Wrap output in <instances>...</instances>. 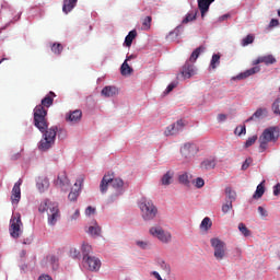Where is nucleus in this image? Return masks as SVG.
I'll use <instances>...</instances> for the list:
<instances>
[{
  "mask_svg": "<svg viewBox=\"0 0 280 280\" xmlns=\"http://www.w3.org/2000/svg\"><path fill=\"white\" fill-rule=\"evenodd\" d=\"M54 97L56 93L49 92L45 98L42 100L40 105L34 108V126L43 133V138L38 143V149L42 152H47L56 144V136L58 135V127L52 126L49 128L47 122V108L54 105Z\"/></svg>",
  "mask_w": 280,
  "mask_h": 280,
  "instance_id": "1",
  "label": "nucleus"
},
{
  "mask_svg": "<svg viewBox=\"0 0 280 280\" xmlns=\"http://www.w3.org/2000/svg\"><path fill=\"white\" fill-rule=\"evenodd\" d=\"M109 185L115 190V194L109 196V202H114L124 194L125 182L120 179V177H115L114 174L107 173L103 176V179H101V194H106Z\"/></svg>",
  "mask_w": 280,
  "mask_h": 280,
  "instance_id": "2",
  "label": "nucleus"
},
{
  "mask_svg": "<svg viewBox=\"0 0 280 280\" xmlns=\"http://www.w3.org/2000/svg\"><path fill=\"white\" fill-rule=\"evenodd\" d=\"M38 211L40 213L47 212L48 214V224L49 225H56V222H58V219L60 217L58 203L51 202V200H45L39 205Z\"/></svg>",
  "mask_w": 280,
  "mask_h": 280,
  "instance_id": "3",
  "label": "nucleus"
},
{
  "mask_svg": "<svg viewBox=\"0 0 280 280\" xmlns=\"http://www.w3.org/2000/svg\"><path fill=\"white\" fill-rule=\"evenodd\" d=\"M280 138L279 129L277 127H269L265 129L259 137V149L260 153L268 150V143L273 142L276 143Z\"/></svg>",
  "mask_w": 280,
  "mask_h": 280,
  "instance_id": "4",
  "label": "nucleus"
},
{
  "mask_svg": "<svg viewBox=\"0 0 280 280\" xmlns=\"http://www.w3.org/2000/svg\"><path fill=\"white\" fill-rule=\"evenodd\" d=\"M141 217L145 221H152L159 214V209L151 199L142 198L139 203Z\"/></svg>",
  "mask_w": 280,
  "mask_h": 280,
  "instance_id": "5",
  "label": "nucleus"
},
{
  "mask_svg": "<svg viewBox=\"0 0 280 280\" xmlns=\"http://www.w3.org/2000/svg\"><path fill=\"white\" fill-rule=\"evenodd\" d=\"M210 246H212V249H214V258L217 261H222L224 258H226V243L221 241L218 237L210 238Z\"/></svg>",
  "mask_w": 280,
  "mask_h": 280,
  "instance_id": "6",
  "label": "nucleus"
},
{
  "mask_svg": "<svg viewBox=\"0 0 280 280\" xmlns=\"http://www.w3.org/2000/svg\"><path fill=\"white\" fill-rule=\"evenodd\" d=\"M23 225L21 214L15 213L14 215L11 217L10 219V228H9V233L10 235L14 238L18 240L22 235V229L21 226Z\"/></svg>",
  "mask_w": 280,
  "mask_h": 280,
  "instance_id": "7",
  "label": "nucleus"
},
{
  "mask_svg": "<svg viewBox=\"0 0 280 280\" xmlns=\"http://www.w3.org/2000/svg\"><path fill=\"white\" fill-rule=\"evenodd\" d=\"M149 233H150V235H152V237H156L163 244L170 243L171 238H172L171 233L164 231L163 228H161V226H152L149 230Z\"/></svg>",
  "mask_w": 280,
  "mask_h": 280,
  "instance_id": "8",
  "label": "nucleus"
},
{
  "mask_svg": "<svg viewBox=\"0 0 280 280\" xmlns=\"http://www.w3.org/2000/svg\"><path fill=\"white\" fill-rule=\"evenodd\" d=\"M22 184H23V180L19 179L13 185V188L11 190V197H10V201L13 206H18L21 201V198H22L21 186H22Z\"/></svg>",
  "mask_w": 280,
  "mask_h": 280,
  "instance_id": "9",
  "label": "nucleus"
},
{
  "mask_svg": "<svg viewBox=\"0 0 280 280\" xmlns=\"http://www.w3.org/2000/svg\"><path fill=\"white\" fill-rule=\"evenodd\" d=\"M199 152V149L196 144L194 143H185L182 148H180V153L182 156L185 158L186 160H190L192 159L197 153Z\"/></svg>",
  "mask_w": 280,
  "mask_h": 280,
  "instance_id": "10",
  "label": "nucleus"
},
{
  "mask_svg": "<svg viewBox=\"0 0 280 280\" xmlns=\"http://www.w3.org/2000/svg\"><path fill=\"white\" fill-rule=\"evenodd\" d=\"M185 126H186L185 121L183 119H179L173 125H170L168 127H166L164 131V136L165 137L176 136L178 135V132H180V130H184Z\"/></svg>",
  "mask_w": 280,
  "mask_h": 280,
  "instance_id": "11",
  "label": "nucleus"
},
{
  "mask_svg": "<svg viewBox=\"0 0 280 280\" xmlns=\"http://www.w3.org/2000/svg\"><path fill=\"white\" fill-rule=\"evenodd\" d=\"M84 267L88 268L90 271H98L102 262L95 256H88V258L83 259Z\"/></svg>",
  "mask_w": 280,
  "mask_h": 280,
  "instance_id": "12",
  "label": "nucleus"
},
{
  "mask_svg": "<svg viewBox=\"0 0 280 280\" xmlns=\"http://www.w3.org/2000/svg\"><path fill=\"white\" fill-rule=\"evenodd\" d=\"M55 185L62 190H66L70 186V179H68L66 171H61L58 174Z\"/></svg>",
  "mask_w": 280,
  "mask_h": 280,
  "instance_id": "13",
  "label": "nucleus"
},
{
  "mask_svg": "<svg viewBox=\"0 0 280 280\" xmlns=\"http://www.w3.org/2000/svg\"><path fill=\"white\" fill-rule=\"evenodd\" d=\"M259 71H261V67L255 66L253 68L245 70V72L236 74V77H233L232 80H246L247 78L255 75L256 73H259Z\"/></svg>",
  "mask_w": 280,
  "mask_h": 280,
  "instance_id": "14",
  "label": "nucleus"
},
{
  "mask_svg": "<svg viewBox=\"0 0 280 280\" xmlns=\"http://www.w3.org/2000/svg\"><path fill=\"white\" fill-rule=\"evenodd\" d=\"M277 59L272 55L259 56L257 59L253 60V66H258L265 63L266 66L275 65Z\"/></svg>",
  "mask_w": 280,
  "mask_h": 280,
  "instance_id": "15",
  "label": "nucleus"
},
{
  "mask_svg": "<svg viewBox=\"0 0 280 280\" xmlns=\"http://www.w3.org/2000/svg\"><path fill=\"white\" fill-rule=\"evenodd\" d=\"M36 188L39 192H46L49 189V178L46 176L37 177L36 179Z\"/></svg>",
  "mask_w": 280,
  "mask_h": 280,
  "instance_id": "16",
  "label": "nucleus"
},
{
  "mask_svg": "<svg viewBox=\"0 0 280 280\" xmlns=\"http://www.w3.org/2000/svg\"><path fill=\"white\" fill-rule=\"evenodd\" d=\"M180 74L184 79H190L192 75H195L194 65L189 61H186L182 68Z\"/></svg>",
  "mask_w": 280,
  "mask_h": 280,
  "instance_id": "17",
  "label": "nucleus"
},
{
  "mask_svg": "<svg viewBox=\"0 0 280 280\" xmlns=\"http://www.w3.org/2000/svg\"><path fill=\"white\" fill-rule=\"evenodd\" d=\"M81 185H82V180L78 179V182H75L73 188L71 189L68 199L70 201H77L78 197L80 196L81 192Z\"/></svg>",
  "mask_w": 280,
  "mask_h": 280,
  "instance_id": "18",
  "label": "nucleus"
},
{
  "mask_svg": "<svg viewBox=\"0 0 280 280\" xmlns=\"http://www.w3.org/2000/svg\"><path fill=\"white\" fill-rule=\"evenodd\" d=\"M81 118H82V112L80 109H75L73 112H70L66 116V120L72 122V124L79 122L81 120Z\"/></svg>",
  "mask_w": 280,
  "mask_h": 280,
  "instance_id": "19",
  "label": "nucleus"
},
{
  "mask_svg": "<svg viewBox=\"0 0 280 280\" xmlns=\"http://www.w3.org/2000/svg\"><path fill=\"white\" fill-rule=\"evenodd\" d=\"M224 194H225L226 201L232 202V203L234 201H236L237 192L235 190H233L231 186L225 187Z\"/></svg>",
  "mask_w": 280,
  "mask_h": 280,
  "instance_id": "20",
  "label": "nucleus"
},
{
  "mask_svg": "<svg viewBox=\"0 0 280 280\" xmlns=\"http://www.w3.org/2000/svg\"><path fill=\"white\" fill-rule=\"evenodd\" d=\"M214 1L215 0H198V7L201 11L202 18L205 16L206 12H208L211 3L214 2Z\"/></svg>",
  "mask_w": 280,
  "mask_h": 280,
  "instance_id": "21",
  "label": "nucleus"
},
{
  "mask_svg": "<svg viewBox=\"0 0 280 280\" xmlns=\"http://www.w3.org/2000/svg\"><path fill=\"white\" fill-rule=\"evenodd\" d=\"M101 94L105 97H114L118 94V90L114 86H105L103 91H101Z\"/></svg>",
  "mask_w": 280,
  "mask_h": 280,
  "instance_id": "22",
  "label": "nucleus"
},
{
  "mask_svg": "<svg viewBox=\"0 0 280 280\" xmlns=\"http://www.w3.org/2000/svg\"><path fill=\"white\" fill-rule=\"evenodd\" d=\"M217 166V160L215 158H210V159H206L202 163H201V168L209 171V170H213Z\"/></svg>",
  "mask_w": 280,
  "mask_h": 280,
  "instance_id": "23",
  "label": "nucleus"
},
{
  "mask_svg": "<svg viewBox=\"0 0 280 280\" xmlns=\"http://www.w3.org/2000/svg\"><path fill=\"white\" fill-rule=\"evenodd\" d=\"M78 0H65L62 11L68 14L77 5Z\"/></svg>",
  "mask_w": 280,
  "mask_h": 280,
  "instance_id": "24",
  "label": "nucleus"
},
{
  "mask_svg": "<svg viewBox=\"0 0 280 280\" xmlns=\"http://www.w3.org/2000/svg\"><path fill=\"white\" fill-rule=\"evenodd\" d=\"M138 33L136 30H132L128 33V35L125 37V45L126 47H131L133 40L137 38Z\"/></svg>",
  "mask_w": 280,
  "mask_h": 280,
  "instance_id": "25",
  "label": "nucleus"
},
{
  "mask_svg": "<svg viewBox=\"0 0 280 280\" xmlns=\"http://www.w3.org/2000/svg\"><path fill=\"white\" fill-rule=\"evenodd\" d=\"M191 178H192V176L189 173L185 172L179 175L178 180L182 185L189 187Z\"/></svg>",
  "mask_w": 280,
  "mask_h": 280,
  "instance_id": "26",
  "label": "nucleus"
},
{
  "mask_svg": "<svg viewBox=\"0 0 280 280\" xmlns=\"http://www.w3.org/2000/svg\"><path fill=\"white\" fill-rule=\"evenodd\" d=\"M205 51H206V47L205 46H199L198 48H196L192 51L189 61L192 62V63L196 62L197 59L199 58L200 54H202Z\"/></svg>",
  "mask_w": 280,
  "mask_h": 280,
  "instance_id": "27",
  "label": "nucleus"
},
{
  "mask_svg": "<svg viewBox=\"0 0 280 280\" xmlns=\"http://www.w3.org/2000/svg\"><path fill=\"white\" fill-rule=\"evenodd\" d=\"M133 72V68L130 67L127 60H125L120 66L121 75H129Z\"/></svg>",
  "mask_w": 280,
  "mask_h": 280,
  "instance_id": "28",
  "label": "nucleus"
},
{
  "mask_svg": "<svg viewBox=\"0 0 280 280\" xmlns=\"http://www.w3.org/2000/svg\"><path fill=\"white\" fill-rule=\"evenodd\" d=\"M173 176H174L173 171H167V172L163 175V177H162V179H161L162 185H163V186H168V185L172 183Z\"/></svg>",
  "mask_w": 280,
  "mask_h": 280,
  "instance_id": "29",
  "label": "nucleus"
},
{
  "mask_svg": "<svg viewBox=\"0 0 280 280\" xmlns=\"http://www.w3.org/2000/svg\"><path fill=\"white\" fill-rule=\"evenodd\" d=\"M238 230H240V233H242V235H244V237H250L252 231L246 226L245 223H240Z\"/></svg>",
  "mask_w": 280,
  "mask_h": 280,
  "instance_id": "30",
  "label": "nucleus"
},
{
  "mask_svg": "<svg viewBox=\"0 0 280 280\" xmlns=\"http://www.w3.org/2000/svg\"><path fill=\"white\" fill-rule=\"evenodd\" d=\"M89 233L90 235H95L96 237H98V235H101L102 233V229L97 223H95V225L89 228Z\"/></svg>",
  "mask_w": 280,
  "mask_h": 280,
  "instance_id": "31",
  "label": "nucleus"
},
{
  "mask_svg": "<svg viewBox=\"0 0 280 280\" xmlns=\"http://www.w3.org/2000/svg\"><path fill=\"white\" fill-rule=\"evenodd\" d=\"M91 253H92V246L83 243L82 245L83 260L88 259V257H91L90 256Z\"/></svg>",
  "mask_w": 280,
  "mask_h": 280,
  "instance_id": "32",
  "label": "nucleus"
},
{
  "mask_svg": "<svg viewBox=\"0 0 280 280\" xmlns=\"http://www.w3.org/2000/svg\"><path fill=\"white\" fill-rule=\"evenodd\" d=\"M266 189L264 188V184H258L257 189L253 196L254 199H259L264 196Z\"/></svg>",
  "mask_w": 280,
  "mask_h": 280,
  "instance_id": "33",
  "label": "nucleus"
},
{
  "mask_svg": "<svg viewBox=\"0 0 280 280\" xmlns=\"http://www.w3.org/2000/svg\"><path fill=\"white\" fill-rule=\"evenodd\" d=\"M211 226H212V221H211V219L208 218V217H206V218L202 220V222H201V224H200V228H201L202 230H205V231H208V230L211 229Z\"/></svg>",
  "mask_w": 280,
  "mask_h": 280,
  "instance_id": "34",
  "label": "nucleus"
},
{
  "mask_svg": "<svg viewBox=\"0 0 280 280\" xmlns=\"http://www.w3.org/2000/svg\"><path fill=\"white\" fill-rule=\"evenodd\" d=\"M221 55L214 54L212 55V59L210 60V68L215 69L217 65H220Z\"/></svg>",
  "mask_w": 280,
  "mask_h": 280,
  "instance_id": "35",
  "label": "nucleus"
},
{
  "mask_svg": "<svg viewBox=\"0 0 280 280\" xmlns=\"http://www.w3.org/2000/svg\"><path fill=\"white\" fill-rule=\"evenodd\" d=\"M152 16H145L143 22H142V28L144 31H150L151 30V25H152Z\"/></svg>",
  "mask_w": 280,
  "mask_h": 280,
  "instance_id": "36",
  "label": "nucleus"
},
{
  "mask_svg": "<svg viewBox=\"0 0 280 280\" xmlns=\"http://www.w3.org/2000/svg\"><path fill=\"white\" fill-rule=\"evenodd\" d=\"M254 42H255L254 35H247L245 38L242 39V46L247 47L254 44Z\"/></svg>",
  "mask_w": 280,
  "mask_h": 280,
  "instance_id": "37",
  "label": "nucleus"
},
{
  "mask_svg": "<svg viewBox=\"0 0 280 280\" xmlns=\"http://www.w3.org/2000/svg\"><path fill=\"white\" fill-rule=\"evenodd\" d=\"M264 115V109L262 108H258L253 116H250L248 119L245 120V122H249L252 120H254L255 118H259Z\"/></svg>",
  "mask_w": 280,
  "mask_h": 280,
  "instance_id": "38",
  "label": "nucleus"
},
{
  "mask_svg": "<svg viewBox=\"0 0 280 280\" xmlns=\"http://www.w3.org/2000/svg\"><path fill=\"white\" fill-rule=\"evenodd\" d=\"M246 132H247V130H246V126L245 125L238 126L234 130V135L237 136V137H242L243 135H246Z\"/></svg>",
  "mask_w": 280,
  "mask_h": 280,
  "instance_id": "39",
  "label": "nucleus"
},
{
  "mask_svg": "<svg viewBox=\"0 0 280 280\" xmlns=\"http://www.w3.org/2000/svg\"><path fill=\"white\" fill-rule=\"evenodd\" d=\"M197 19V12H190L186 15V18L183 20V23H190V21H196Z\"/></svg>",
  "mask_w": 280,
  "mask_h": 280,
  "instance_id": "40",
  "label": "nucleus"
},
{
  "mask_svg": "<svg viewBox=\"0 0 280 280\" xmlns=\"http://www.w3.org/2000/svg\"><path fill=\"white\" fill-rule=\"evenodd\" d=\"M62 45L59 44V43H55L52 44L51 46V51L55 54V55H60L62 52Z\"/></svg>",
  "mask_w": 280,
  "mask_h": 280,
  "instance_id": "41",
  "label": "nucleus"
},
{
  "mask_svg": "<svg viewBox=\"0 0 280 280\" xmlns=\"http://www.w3.org/2000/svg\"><path fill=\"white\" fill-rule=\"evenodd\" d=\"M232 209H233V202H231V201H225V203L222 205L221 211H222L223 213H229L230 210H232Z\"/></svg>",
  "mask_w": 280,
  "mask_h": 280,
  "instance_id": "42",
  "label": "nucleus"
},
{
  "mask_svg": "<svg viewBox=\"0 0 280 280\" xmlns=\"http://www.w3.org/2000/svg\"><path fill=\"white\" fill-rule=\"evenodd\" d=\"M160 267L164 271L165 275H170L171 273L170 264L165 262L164 260H161L160 261Z\"/></svg>",
  "mask_w": 280,
  "mask_h": 280,
  "instance_id": "43",
  "label": "nucleus"
},
{
  "mask_svg": "<svg viewBox=\"0 0 280 280\" xmlns=\"http://www.w3.org/2000/svg\"><path fill=\"white\" fill-rule=\"evenodd\" d=\"M257 140H258V136H253V137L248 138L245 142V147L246 148L253 147L257 142Z\"/></svg>",
  "mask_w": 280,
  "mask_h": 280,
  "instance_id": "44",
  "label": "nucleus"
},
{
  "mask_svg": "<svg viewBox=\"0 0 280 280\" xmlns=\"http://www.w3.org/2000/svg\"><path fill=\"white\" fill-rule=\"evenodd\" d=\"M272 110L276 115H280V97L272 104Z\"/></svg>",
  "mask_w": 280,
  "mask_h": 280,
  "instance_id": "45",
  "label": "nucleus"
},
{
  "mask_svg": "<svg viewBox=\"0 0 280 280\" xmlns=\"http://www.w3.org/2000/svg\"><path fill=\"white\" fill-rule=\"evenodd\" d=\"M252 164H253V159L252 158L246 159L242 164V171H247Z\"/></svg>",
  "mask_w": 280,
  "mask_h": 280,
  "instance_id": "46",
  "label": "nucleus"
},
{
  "mask_svg": "<svg viewBox=\"0 0 280 280\" xmlns=\"http://www.w3.org/2000/svg\"><path fill=\"white\" fill-rule=\"evenodd\" d=\"M70 257L72 259H80L81 254H80V252L77 248H71L70 249Z\"/></svg>",
  "mask_w": 280,
  "mask_h": 280,
  "instance_id": "47",
  "label": "nucleus"
},
{
  "mask_svg": "<svg viewBox=\"0 0 280 280\" xmlns=\"http://www.w3.org/2000/svg\"><path fill=\"white\" fill-rule=\"evenodd\" d=\"M47 261L50 264V265H57L58 264V258L54 255H48L46 257Z\"/></svg>",
  "mask_w": 280,
  "mask_h": 280,
  "instance_id": "48",
  "label": "nucleus"
},
{
  "mask_svg": "<svg viewBox=\"0 0 280 280\" xmlns=\"http://www.w3.org/2000/svg\"><path fill=\"white\" fill-rule=\"evenodd\" d=\"M195 184H196V187L200 189L205 186V179H202V177H197Z\"/></svg>",
  "mask_w": 280,
  "mask_h": 280,
  "instance_id": "49",
  "label": "nucleus"
},
{
  "mask_svg": "<svg viewBox=\"0 0 280 280\" xmlns=\"http://www.w3.org/2000/svg\"><path fill=\"white\" fill-rule=\"evenodd\" d=\"M137 246L140 247L141 249H147L148 248V243L143 241H138Z\"/></svg>",
  "mask_w": 280,
  "mask_h": 280,
  "instance_id": "50",
  "label": "nucleus"
},
{
  "mask_svg": "<svg viewBox=\"0 0 280 280\" xmlns=\"http://www.w3.org/2000/svg\"><path fill=\"white\" fill-rule=\"evenodd\" d=\"M258 212L264 218L268 217V211H266V209H264V207H258Z\"/></svg>",
  "mask_w": 280,
  "mask_h": 280,
  "instance_id": "51",
  "label": "nucleus"
},
{
  "mask_svg": "<svg viewBox=\"0 0 280 280\" xmlns=\"http://www.w3.org/2000/svg\"><path fill=\"white\" fill-rule=\"evenodd\" d=\"M176 86H177L176 83H171V84L167 86L165 93H166V94L171 93Z\"/></svg>",
  "mask_w": 280,
  "mask_h": 280,
  "instance_id": "52",
  "label": "nucleus"
},
{
  "mask_svg": "<svg viewBox=\"0 0 280 280\" xmlns=\"http://www.w3.org/2000/svg\"><path fill=\"white\" fill-rule=\"evenodd\" d=\"M95 211H96L95 208H93V207H88V209H86V211H85V214H86V215H91V214H94Z\"/></svg>",
  "mask_w": 280,
  "mask_h": 280,
  "instance_id": "53",
  "label": "nucleus"
},
{
  "mask_svg": "<svg viewBox=\"0 0 280 280\" xmlns=\"http://www.w3.org/2000/svg\"><path fill=\"white\" fill-rule=\"evenodd\" d=\"M279 21L277 19H272L269 23V27H278Z\"/></svg>",
  "mask_w": 280,
  "mask_h": 280,
  "instance_id": "54",
  "label": "nucleus"
},
{
  "mask_svg": "<svg viewBox=\"0 0 280 280\" xmlns=\"http://www.w3.org/2000/svg\"><path fill=\"white\" fill-rule=\"evenodd\" d=\"M273 195H275V196L280 195V184H276V185H275Z\"/></svg>",
  "mask_w": 280,
  "mask_h": 280,
  "instance_id": "55",
  "label": "nucleus"
},
{
  "mask_svg": "<svg viewBox=\"0 0 280 280\" xmlns=\"http://www.w3.org/2000/svg\"><path fill=\"white\" fill-rule=\"evenodd\" d=\"M20 159H21V153L20 152L14 153V154L11 155V161H18Z\"/></svg>",
  "mask_w": 280,
  "mask_h": 280,
  "instance_id": "56",
  "label": "nucleus"
},
{
  "mask_svg": "<svg viewBox=\"0 0 280 280\" xmlns=\"http://www.w3.org/2000/svg\"><path fill=\"white\" fill-rule=\"evenodd\" d=\"M218 121H224L228 119V116L224 115V114H219L218 117H217Z\"/></svg>",
  "mask_w": 280,
  "mask_h": 280,
  "instance_id": "57",
  "label": "nucleus"
},
{
  "mask_svg": "<svg viewBox=\"0 0 280 280\" xmlns=\"http://www.w3.org/2000/svg\"><path fill=\"white\" fill-rule=\"evenodd\" d=\"M152 276L156 279V280H162L163 277H161V273H159V271H152Z\"/></svg>",
  "mask_w": 280,
  "mask_h": 280,
  "instance_id": "58",
  "label": "nucleus"
},
{
  "mask_svg": "<svg viewBox=\"0 0 280 280\" xmlns=\"http://www.w3.org/2000/svg\"><path fill=\"white\" fill-rule=\"evenodd\" d=\"M38 280H54V279H51L49 275H42L39 276Z\"/></svg>",
  "mask_w": 280,
  "mask_h": 280,
  "instance_id": "59",
  "label": "nucleus"
},
{
  "mask_svg": "<svg viewBox=\"0 0 280 280\" xmlns=\"http://www.w3.org/2000/svg\"><path fill=\"white\" fill-rule=\"evenodd\" d=\"M80 217V211L75 210L74 214L71 217V220H77Z\"/></svg>",
  "mask_w": 280,
  "mask_h": 280,
  "instance_id": "60",
  "label": "nucleus"
},
{
  "mask_svg": "<svg viewBox=\"0 0 280 280\" xmlns=\"http://www.w3.org/2000/svg\"><path fill=\"white\" fill-rule=\"evenodd\" d=\"M136 58H137V56L130 55V56H127V58L125 59V61H130V60L136 59Z\"/></svg>",
  "mask_w": 280,
  "mask_h": 280,
  "instance_id": "61",
  "label": "nucleus"
},
{
  "mask_svg": "<svg viewBox=\"0 0 280 280\" xmlns=\"http://www.w3.org/2000/svg\"><path fill=\"white\" fill-rule=\"evenodd\" d=\"M8 60H9V58H7V57L0 59V65H1L2 62H4V61H8Z\"/></svg>",
  "mask_w": 280,
  "mask_h": 280,
  "instance_id": "62",
  "label": "nucleus"
},
{
  "mask_svg": "<svg viewBox=\"0 0 280 280\" xmlns=\"http://www.w3.org/2000/svg\"><path fill=\"white\" fill-rule=\"evenodd\" d=\"M222 19H228V15H223Z\"/></svg>",
  "mask_w": 280,
  "mask_h": 280,
  "instance_id": "63",
  "label": "nucleus"
},
{
  "mask_svg": "<svg viewBox=\"0 0 280 280\" xmlns=\"http://www.w3.org/2000/svg\"><path fill=\"white\" fill-rule=\"evenodd\" d=\"M278 15L280 16V10H278Z\"/></svg>",
  "mask_w": 280,
  "mask_h": 280,
  "instance_id": "64",
  "label": "nucleus"
}]
</instances>
